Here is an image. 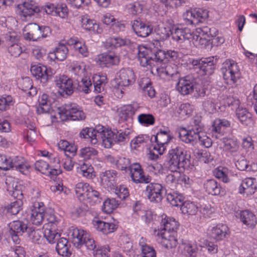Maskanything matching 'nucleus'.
<instances>
[{
  "instance_id": "39",
  "label": "nucleus",
  "mask_w": 257,
  "mask_h": 257,
  "mask_svg": "<svg viewBox=\"0 0 257 257\" xmlns=\"http://www.w3.org/2000/svg\"><path fill=\"white\" fill-rule=\"evenodd\" d=\"M204 188L206 192L212 195H219L221 190L220 184L214 179L207 180L204 184Z\"/></svg>"
},
{
  "instance_id": "12",
  "label": "nucleus",
  "mask_w": 257,
  "mask_h": 257,
  "mask_svg": "<svg viewBox=\"0 0 257 257\" xmlns=\"http://www.w3.org/2000/svg\"><path fill=\"white\" fill-rule=\"evenodd\" d=\"M55 83L59 92L63 95H70L73 93L75 86L73 80L68 76L61 75L57 77Z\"/></svg>"
},
{
  "instance_id": "51",
  "label": "nucleus",
  "mask_w": 257,
  "mask_h": 257,
  "mask_svg": "<svg viewBox=\"0 0 257 257\" xmlns=\"http://www.w3.org/2000/svg\"><path fill=\"white\" fill-rule=\"evenodd\" d=\"M81 23L82 27L84 29L93 32H98L99 25L95 21L83 17L81 20Z\"/></svg>"
},
{
  "instance_id": "56",
  "label": "nucleus",
  "mask_w": 257,
  "mask_h": 257,
  "mask_svg": "<svg viewBox=\"0 0 257 257\" xmlns=\"http://www.w3.org/2000/svg\"><path fill=\"white\" fill-rule=\"evenodd\" d=\"M180 209L183 214L193 215L196 214L198 211V207L193 202L185 201L182 204Z\"/></svg>"
},
{
  "instance_id": "49",
  "label": "nucleus",
  "mask_w": 257,
  "mask_h": 257,
  "mask_svg": "<svg viewBox=\"0 0 257 257\" xmlns=\"http://www.w3.org/2000/svg\"><path fill=\"white\" fill-rule=\"evenodd\" d=\"M32 83V80L29 77H26L23 80L22 90L30 96H33L37 94V89L33 86Z\"/></svg>"
},
{
  "instance_id": "13",
  "label": "nucleus",
  "mask_w": 257,
  "mask_h": 257,
  "mask_svg": "<svg viewBox=\"0 0 257 257\" xmlns=\"http://www.w3.org/2000/svg\"><path fill=\"white\" fill-rule=\"evenodd\" d=\"M154 235L157 237V240L166 248H174L177 245V238L168 232L155 228Z\"/></svg>"
},
{
  "instance_id": "5",
  "label": "nucleus",
  "mask_w": 257,
  "mask_h": 257,
  "mask_svg": "<svg viewBox=\"0 0 257 257\" xmlns=\"http://www.w3.org/2000/svg\"><path fill=\"white\" fill-rule=\"evenodd\" d=\"M56 115V117H59L62 121L82 120L85 118V114L82 108L76 103H68L59 107Z\"/></svg>"
},
{
  "instance_id": "14",
  "label": "nucleus",
  "mask_w": 257,
  "mask_h": 257,
  "mask_svg": "<svg viewBox=\"0 0 257 257\" xmlns=\"http://www.w3.org/2000/svg\"><path fill=\"white\" fill-rule=\"evenodd\" d=\"M145 193L150 201L159 202L163 198V186L159 183H151L146 186Z\"/></svg>"
},
{
  "instance_id": "22",
  "label": "nucleus",
  "mask_w": 257,
  "mask_h": 257,
  "mask_svg": "<svg viewBox=\"0 0 257 257\" xmlns=\"http://www.w3.org/2000/svg\"><path fill=\"white\" fill-rule=\"evenodd\" d=\"M35 168L36 170L50 177L56 176L62 173L60 169L50 168L48 163L43 160L36 161L35 163Z\"/></svg>"
},
{
  "instance_id": "46",
  "label": "nucleus",
  "mask_w": 257,
  "mask_h": 257,
  "mask_svg": "<svg viewBox=\"0 0 257 257\" xmlns=\"http://www.w3.org/2000/svg\"><path fill=\"white\" fill-rule=\"evenodd\" d=\"M68 53V48L64 44H59L54 52L50 54L54 55L55 58L58 61H63L66 58Z\"/></svg>"
},
{
  "instance_id": "19",
  "label": "nucleus",
  "mask_w": 257,
  "mask_h": 257,
  "mask_svg": "<svg viewBox=\"0 0 257 257\" xmlns=\"http://www.w3.org/2000/svg\"><path fill=\"white\" fill-rule=\"evenodd\" d=\"M161 217V228H158L160 230H162L163 231H167L169 233L176 231L179 224L175 218L168 217L166 214H163Z\"/></svg>"
},
{
  "instance_id": "32",
  "label": "nucleus",
  "mask_w": 257,
  "mask_h": 257,
  "mask_svg": "<svg viewBox=\"0 0 257 257\" xmlns=\"http://www.w3.org/2000/svg\"><path fill=\"white\" fill-rule=\"evenodd\" d=\"M71 244L67 238L60 237L57 241L56 249L59 254L68 257L71 254Z\"/></svg>"
},
{
  "instance_id": "24",
  "label": "nucleus",
  "mask_w": 257,
  "mask_h": 257,
  "mask_svg": "<svg viewBox=\"0 0 257 257\" xmlns=\"http://www.w3.org/2000/svg\"><path fill=\"white\" fill-rule=\"evenodd\" d=\"M11 169H14L25 175L29 173L30 165L23 157L20 156L11 157Z\"/></svg>"
},
{
  "instance_id": "38",
  "label": "nucleus",
  "mask_w": 257,
  "mask_h": 257,
  "mask_svg": "<svg viewBox=\"0 0 257 257\" xmlns=\"http://www.w3.org/2000/svg\"><path fill=\"white\" fill-rule=\"evenodd\" d=\"M94 91L101 93L104 90L107 83V77L105 75H94L93 76Z\"/></svg>"
},
{
  "instance_id": "15",
  "label": "nucleus",
  "mask_w": 257,
  "mask_h": 257,
  "mask_svg": "<svg viewBox=\"0 0 257 257\" xmlns=\"http://www.w3.org/2000/svg\"><path fill=\"white\" fill-rule=\"evenodd\" d=\"M131 178L135 183H149L151 181V178L149 176H145L141 165L138 163L132 164L129 170Z\"/></svg>"
},
{
  "instance_id": "21",
  "label": "nucleus",
  "mask_w": 257,
  "mask_h": 257,
  "mask_svg": "<svg viewBox=\"0 0 257 257\" xmlns=\"http://www.w3.org/2000/svg\"><path fill=\"white\" fill-rule=\"evenodd\" d=\"M88 233L81 229L73 228L70 229L69 235L74 245L77 248H80L82 246L83 240L88 236Z\"/></svg>"
},
{
  "instance_id": "55",
  "label": "nucleus",
  "mask_w": 257,
  "mask_h": 257,
  "mask_svg": "<svg viewBox=\"0 0 257 257\" xmlns=\"http://www.w3.org/2000/svg\"><path fill=\"white\" fill-rule=\"evenodd\" d=\"M103 132L102 142L103 145L105 148H109L115 143L114 136L115 133L112 132L111 130L104 132L103 130L101 131Z\"/></svg>"
},
{
  "instance_id": "9",
  "label": "nucleus",
  "mask_w": 257,
  "mask_h": 257,
  "mask_svg": "<svg viewBox=\"0 0 257 257\" xmlns=\"http://www.w3.org/2000/svg\"><path fill=\"white\" fill-rule=\"evenodd\" d=\"M221 72L224 78L233 83H235L240 76L239 67L233 60H226L223 63Z\"/></svg>"
},
{
  "instance_id": "50",
  "label": "nucleus",
  "mask_w": 257,
  "mask_h": 257,
  "mask_svg": "<svg viewBox=\"0 0 257 257\" xmlns=\"http://www.w3.org/2000/svg\"><path fill=\"white\" fill-rule=\"evenodd\" d=\"M167 200L174 206H182L184 204V196L177 193H169L167 196Z\"/></svg>"
},
{
  "instance_id": "10",
  "label": "nucleus",
  "mask_w": 257,
  "mask_h": 257,
  "mask_svg": "<svg viewBox=\"0 0 257 257\" xmlns=\"http://www.w3.org/2000/svg\"><path fill=\"white\" fill-rule=\"evenodd\" d=\"M9 235L13 242L19 244L21 242L20 236L25 232H27L29 228L27 223L20 221L15 220L9 224Z\"/></svg>"
},
{
  "instance_id": "6",
  "label": "nucleus",
  "mask_w": 257,
  "mask_h": 257,
  "mask_svg": "<svg viewBox=\"0 0 257 257\" xmlns=\"http://www.w3.org/2000/svg\"><path fill=\"white\" fill-rule=\"evenodd\" d=\"M193 69L201 75H210L213 73L217 59L214 57L193 59L191 61Z\"/></svg>"
},
{
  "instance_id": "17",
  "label": "nucleus",
  "mask_w": 257,
  "mask_h": 257,
  "mask_svg": "<svg viewBox=\"0 0 257 257\" xmlns=\"http://www.w3.org/2000/svg\"><path fill=\"white\" fill-rule=\"evenodd\" d=\"M118 74L119 85L127 87L133 85L135 82V74L133 70L130 68L121 69Z\"/></svg>"
},
{
  "instance_id": "53",
  "label": "nucleus",
  "mask_w": 257,
  "mask_h": 257,
  "mask_svg": "<svg viewBox=\"0 0 257 257\" xmlns=\"http://www.w3.org/2000/svg\"><path fill=\"white\" fill-rule=\"evenodd\" d=\"M137 109L132 105H126L121 107L119 112V115L124 119L132 117L135 113Z\"/></svg>"
},
{
  "instance_id": "20",
  "label": "nucleus",
  "mask_w": 257,
  "mask_h": 257,
  "mask_svg": "<svg viewBox=\"0 0 257 257\" xmlns=\"http://www.w3.org/2000/svg\"><path fill=\"white\" fill-rule=\"evenodd\" d=\"M200 132L192 128L187 130L184 127L180 128L179 137L181 141L187 144H194L198 142Z\"/></svg>"
},
{
  "instance_id": "52",
  "label": "nucleus",
  "mask_w": 257,
  "mask_h": 257,
  "mask_svg": "<svg viewBox=\"0 0 257 257\" xmlns=\"http://www.w3.org/2000/svg\"><path fill=\"white\" fill-rule=\"evenodd\" d=\"M182 253L186 256H194L196 252V245L188 241H183L181 246Z\"/></svg>"
},
{
  "instance_id": "34",
  "label": "nucleus",
  "mask_w": 257,
  "mask_h": 257,
  "mask_svg": "<svg viewBox=\"0 0 257 257\" xmlns=\"http://www.w3.org/2000/svg\"><path fill=\"white\" fill-rule=\"evenodd\" d=\"M224 150L234 158L239 156V146L236 140L232 139H223Z\"/></svg>"
},
{
  "instance_id": "44",
  "label": "nucleus",
  "mask_w": 257,
  "mask_h": 257,
  "mask_svg": "<svg viewBox=\"0 0 257 257\" xmlns=\"http://www.w3.org/2000/svg\"><path fill=\"white\" fill-rule=\"evenodd\" d=\"M102 199L101 194L90 186L85 200H87L90 205H93L100 203Z\"/></svg>"
},
{
  "instance_id": "57",
  "label": "nucleus",
  "mask_w": 257,
  "mask_h": 257,
  "mask_svg": "<svg viewBox=\"0 0 257 257\" xmlns=\"http://www.w3.org/2000/svg\"><path fill=\"white\" fill-rule=\"evenodd\" d=\"M138 121L144 126H148L154 125L155 118L153 115L150 113H141L138 116Z\"/></svg>"
},
{
  "instance_id": "23",
  "label": "nucleus",
  "mask_w": 257,
  "mask_h": 257,
  "mask_svg": "<svg viewBox=\"0 0 257 257\" xmlns=\"http://www.w3.org/2000/svg\"><path fill=\"white\" fill-rule=\"evenodd\" d=\"M257 190V180L253 178H246L242 181L239 187V192L251 195Z\"/></svg>"
},
{
  "instance_id": "18",
  "label": "nucleus",
  "mask_w": 257,
  "mask_h": 257,
  "mask_svg": "<svg viewBox=\"0 0 257 257\" xmlns=\"http://www.w3.org/2000/svg\"><path fill=\"white\" fill-rule=\"evenodd\" d=\"M30 71L33 76L43 84L47 83L50 75L47 68L40 64L32 65Z\"/></svg>"
},
{
  "instance_id": "40",
  "label": "nucleus",
  "mask_w": 257,
  "mask_h": 257,
  "mask_svg": "<svg viewBox=\"0 0 257 257\" xmlns=\"http://www.w3.org/2000/svg\"><path fill=\"white\" fill-rule=\"evenodd\" d=\"M193 11V15H191V19L193 21L192 25H196L203 21L206 19L208 17V12L206 10L201 8L190 9Z\"/></svg>"
},
{
  "instance_id": "28",
  "label": "nucleus",
  "mask_w": 257,
  "mask_h": 257,
  "mask_svg": "<svg viewBox=\"0 0 257 257\" xmlns=\"http://www.w3.org/2000/svg\"><path fill=\"white\" fill-rule=\"evenodd\" d=\"M20 15L25 18L34 15L35 13L39 12L40 9L35 3L31 0H26L20 8Z\"/></svg>"
},
{
  "instance_id": "48",
  "label": "nucleus",
  "mask_w": 257,
  "mask_h": 257,
  "mask_svg": "<svg viewBox=\"0 0 257 257\" xmlns=\"http://www.w3.org/2000/svg\"><path fill=\"white\" fill-rule=\"evenodd\" d=\"M81 77V81L78 83L77 89L80 91H82L86 94L88 93L93 87L90 78L86 75Z\"/></svg>"
},
{
  "instance_id": "26",
  "label": "nucleus",
  "mask_w": 257,
  "mask_h": 257,
  "mask_svg": "<svg viewBox=\"0 0 257 257\" xmlns=\"http://www.w3.org/2000/svg\"><path fill=\"white\" fill-rule=\"evenodd\" d=\"M132 28L135 33L141 37L148 36L153 31L152 27L144 24L140 20L134 21L132 24Z\"/></svg>"
},
{
  "instance_id": "64",
  "label": "nucleus",
  "mask_w": 257,
  "mask_h": 257,
  "mask_svg": "<svg viewBox=\"0 0 257 257\" xmlns=\"http://www.w3.org/2000/svg\"><path fill=\"white\" fill-rule=\"evenodd\" d=\"M195 156L200 162L204 163H208L213 160L210 153L206 150H198L195 153Z\"/></svg>"
},
{
  "instance_id": "8",
  "label": "nucleus",
  "mask_w": 257,
  "mask_h": 257,
  "mask_svg": "<svg viewBox=\"0 0 257 257\" xmlns=\"http://www.w3.org/2000/svg\"><path fill=\"white\" fill-rule=\"evenodd\" d=\"M173 138L172 133L169 128L160 129L156 135L153 136L151 141L156 144L154 146L153 149L159 155H162L166 150V146Z\"/></svg>"
},
{
  "instance_id": "29",
  "label": "nucleus",
  "mask_w": 257,
  "mask_h": 257,
  "mask_svg": "<svg viewBox=\"0 0 257 257\" xmlns=\"http://www.w3.org/2000/svg\"><path fill=\"white\" fill-rule=\"evenodd\" d=\"M239 219L243 224L248 227L254 228L257 223V218L254 213L249 210L240 211L238 214Z\"/></svg>"
},
{
  "instance_id": "7",
  "label": "nucleus",
  "mask_w": 257,
  "mask_h": 257,
  "mask_svg": "<svg viewBox=\"0 0 257 257\" xmlns=\"http://www.w3.org/2000/svg\"><path fill=\"white\" fill-rule=\"evenodd\" d=\"M50 33L48 27H41L36 23H30L24 27L23 36L25 40L36 41L41 38L47 37Z\"/></svg>"
},
{
  "instance_id": "4",
  "label": "nucleus",
  "mask_w": 257,
  "mask_h": 257,
  "mask_svg": "<svg viewBox=\"0 0 257 257\" xmlns=\"http://www.w3.org/2000/svg\"><path fill=\"white\" fill-rule=\"evenodd\" d=\"M46 221L44 225V236L49 243H55L61 237L60 233L58 232L61 219L54 213H50L46 215Z\"/></svg>"
},
{
  "instance_id": "41",
  "label": "nucleus",
  "mask_w": 257,
  "mask_h": 257,
  "mask_svg": "<svg viewBox=\"0 0 257 257\" xmlns=\"http://www.w3.org/2000/svg\"><path fill=\"white\" fill-rule=\"evenodd\" d=\"M70 69L71 72L75 75L82 77L86 75V65L82 61H73L70 64Z\"/></svg>"
},
{
  "instance_id": "16",
  "label": "nucleus",
  "mask_w": 257,
  "mask_h": 257,
  "mask_svg": "<svg viewBox=\"0 0 257 257\" xmlns=\"http://www.w3.org/2000/svg\"><path fill=\"white\" fill-rule=\"evenodd\" d=\"M120 61L119 57L113 52L102 53L98 56L97 62L101 67H110L117 65Z\"/></svg>"
},
{
  "instance_id": "62",
  "label": "nucleus",
  "mask_w": 257,
  "mask_h": 257,
  "mask_svg": "<svg viewBox=\"0 0 257 257\" xmlns=\"http://www.w3.org/2000/svg\"><path fill=\"white\" fill-rule=\"evenodd\" d=\"M116 167L119 170L126 172L132 167L130 160L125 157H119L116 161Z\"/></svg>"
},
{
  "instance_id": "30",
  "label": "nucleus",
  "mask_w": 257,
  "mask_h": 257,
  "mask_svg": "<svg viewBox=\"0 0 257 257\" xmlns=\"http://www.w3.org/2000/svg\"><path fill=\"white\" fill-rule=\"evenodd\" d=\"M95 228L103 234H107L114 232L116 230L117 226L112 222H107L96 219L93 221Z\"/></svg>"
},
{
  "instance_id": "36",
  "label": "nucleus",
  "mask_w": 257,
  "mask_h": 257,
  "mask_svg": "<svg viewBox=\"0 0 257 257\" xmlns=\"http://www.w3.org/2000/svg\"><path fill=\"white\" fill-rule=\"evenodd\" d=\"M236 115L240 122L245 125H251L253 123L252 114L246 108L237 107Z\"/></svg>"
},
{
  "instance_id": "60",
  "label": "nucleus",
  "mask_w": 257,
  "mask_h": 257,
  "mask_svg": "<svg viewBox=\"0 0 257 257\" xmlns=\"http://www.w3.org/2000/svg\"><path fill=\"white\" fill-rule=\"evenodd\" d=\"M228 173V169L226 168L221 167H218L213 171L215 177L221 180L224 183H227L229 181Z\"/></svg>"
},
{
  "instance_id": "35",
  "label": "nucleus",
  "mask_w": 257,
  "mask_h": 257,
  "mask_svg": "<svg viewBox=\"0 0 257 257\" xmlns=\"http://www.w3.org/2000/svg\"><path fill=\"white\" fill-rule=\"evenodd\" d=\"M193 110V106L189 103H186L179 105L176 107L174 111V114L175 116L181 119H185L191 114Z\"/></svg>"
},
{
  "instance_id": "58",
  "label": "nucleus",
  "mask_w": 257,
  "mask_h": 257,
  "mask_svg": "<svg viewBox=\"0 0 257 257\" xmlns=\"http://www.w3.org/2000/svg\"><path fill=\"white\" fill-rule=\"evenodd\" d=\"M14 100L11 95H3L0 97V110L6 111L14 105Z\"/></svg>"
},
{
  "instance_id": "2",
  "label": "nucleus",
  "mask_w": 257,
  "mask_h": 257,
  "mask_svg": "<svg viewBox=\"0 0 257 257\" xmlns=\"http://www.w3.org/2000/svg\"><path fill=\"white\" fill-rule=\"evenodd\" d=\"M211 36L210 29L207 27L197 28L195 32L188 28L176 30L173 38L176 41L182 43L185 40L192 41L196 46H205L207 45Z\"/></svg>"
},
{
  "instance_id": "11",
  "label": "nucleus",
  "mask_w": 257,
  "mask_h": 257,
  "mask_svg": "<svg viewBox=\"0 0 257 257\" xmlns=\"http://www.w3.org/2000/svg\"><path fill=\"white\" fill-rule=\"evenodd\" d=\"M31 220L33 224L41 225L46 219V215L53 213L52 211H45L43 202H35L31 209Z\"/></svg>"
},
{
  "instance_id": "3",
  "label": "nucleus",
  "mask_w": 257,
  "mask_h": 257,
  "mask_svg": "<svg viewBox=\"0 0 257 257\" xmlns=\"http://www.w3.org/2000/svg\"><path fill=\"white\" fill-rule=\"evenodd\" d=\"M151 51L146 47L139 46L137 48L138 58L140 65L143 67L149 66L152 67L155 66L154 62L157 63H166L167 56L166 51L159 50L154 53V57L150 56Z\"/></svg>"
},
{
  "instance_id": "1",
  "label": "nucleus",
  "mask_w": 257,
  "mask_h": 257,
  "mask_svg": "<svg viewBox=\"0 0 257 257\" xmlns=\"http://www.w3.org/2000/svg\"><path fill=\"white\" fill-rule=\"evenodd\" d=\"M189 157L187 151L182 146H177L169 151L167 159L168 168L173 173L166 176L165 180L167 183H177L178 178L180 176L178 171L188 166Z\"/></svg>"
},
{
  "instance_id": "59",
  "label": "nucleus",
  "mask_w": 257,
  "mask_h": 257,
  "mask_svg": "<svg viewBox=\"0 0 257 257\" xmlns=\"http://www.w3.org/2000/svg\"><path fill=\"white\" fill-rule=\"evenodd\" d=\"M97 151L92 147H85L80 150L79 156L84 160L90 159L97 155Z\"/></svg>"
},
{
  "instance_id": "33",
  "label": "nucleus",
  "mask_w": 257,
  "mask_h": 257,
  "mask_svg": "<svg viewBox=\"0 0 257 257\" xmlns=\"http://www.w3.org/2000/svg\"><path fill=\"white\" fill-rule=\"evenodd\" d=\"M117 176L116 171L113 170H106L100 175L101 180L103 184L110 188L115 184Z\"/></svg>"
},
{
  "instance_id": "25",
  "label": "nucleus",
  "mask_w": 257,
  "mask_h": 257,
  "mask_svg": "<svg viewBox=\"0 0 257 257\" xmlns=\"http://www.w3.org/2000/svg\"><path fill=\"white\" fill-rule=\"evenodd\" d=\"M177 88L182 95H188L194 90L193 81L188 76L180 78L177 83Z\"/></svg>"
},
{
  "instance_id": "61",
  "label": "nucleus",
  "mask_w": 257,
  "mask_h": 257,
  "mask_svg": "<svg viewBox=\"0 0 257 257\" xmlns=\"http://www.w3.org/2000/svg\"><path fill=\"white\" fill-rule=\"evenodd\" d=\"M118 205V202L115 199L108 198L103 202L102 210L106 213H110L117 207Z\"/></svg>"
},
{
  "instance_id": "54",
  "label": "nucleus",
  "mask_w": 257,
  "mask_h": 257,
  "mask_svg": "<svg viewBox=\"0 0 257 257\" xmlns=\"http://www.w3.org/2000/svg\"><path fill=\"white\" fill-rule=\"evenodd\" d=\"M178 29H183V28H175L171 30L169 27H159L157 31V34L160 37V39L164 40L169 37L171 35L173 40V34L175 32L176 30Z\"/></svg>"
},
{
  "instance_id": "45",
  "label": "nucleus",
  "mask_w": 257,
  "mask_h": 257,
  "mask_svg": "<svg viewBox=\"0 0 257 257\" xmlns=\"http://www.w3.org/2000/svg\"><path fill=\"white\" fill-rule=\"evenodd\" d=\"M90 188V185L86 183H77L75 188V193L77 197L80 200H85L86 195L88 191V189Z\"/></svg>"
},
{
  "instance_id": "63",
  "label": "nucleus",
  "mask_w": 257,
  "mask_h": 257,
  "mask_svg": "<svg viewBox=\"0 0 257 257\" xmlns=\"http://www.w3.org/2000/svg\"><path fill=\"white\" fill-rule=\"evenodd\" d=\"M191 127L195 131L201 132L205 131L204 125L202 122V116L199 114H196L192 118Z\"/></svg>"
},
{
  "instance_id": "37",
  "label": "nucleus",
  "mask_w": 257,
  "mask_h": 257,
  "mask_svg": "<svg viewBox=\"0 0 257 257\" xmlns=\"http://www.w3.org/2000/svg\"><path fill=\"white\" fill-rule=\"evenodd\" d=\"M39 105L37 107V111L38 114L49 112L51 109V102L49 96L43 93L39 97Z\"/></svg>"
},
{
  "instance_id": "27",
  "label": "nucleus",
  "mask_w": 257,
  "mask_h": 257,
  "mask_svg": "<svg viewBox=\"0 0 257 257\" xmlns=\"http://www.w3.org/2000/svg\"><path fill=\"white\" fill-rule=\"evenodd\" d=\"M229 233L228 227L223 224H218L212 227L209 232L210 236L216 240L223 239Z\"/></svg>"
},
{
  "instance_id": "47",
  "label": "nucleus",
  "mask_w": 257,
  "mask_h": 257,
  "mask_svg": "<svg viewBox=\"0 0 257 257\" xmlns=\"http://www.w3.org/2000/svg\"><path fill=\"white\" fill-rule=\"evenodd\" d=\"M79 165V173L81 174L83 176L88 179H91L95 176L93 174V168L90 164L87 163L86 161L80 162Z\"/></svg>"
},
{
  "instance_id": "42",
  "label": "nucleus",
  "mask_w": 257,
  "mask_h": 257,
  "mask_svg": "<svg viewBox=\"0 0 257 257\" xmlns=\"http://www.w3.org/2000/svg\"><path fill=\"white\" fill-rule=\"evenodd\" d=\"M129 39H123L121 37H112L108 39L106 42V46L111 48H116L130 45Z\"/></svg>"
},
{
  "instance_id": "43",
  "label": "nucleus",
  "mask_w": 257,
  "mask_h": 257,
  "mask_svg": "<svg viewBox=\"0 0 257 257\" xmlns=\"http://www.w3.org/2000/svg\"><path fill=\"white\" fill-rule=\"evenodd\" d=\"M139 84L145 95H148L151 98H153L155 96V90L151 86L150 80L148 78H142L140 81Z\"/></svg>"
},
{
  "instance_id": "31",
  "label": "nucleus",
  "mask_w": 257,
  "mask_h": 257,
  "mask_svg": "<svg viewBox=\"0 0 257 257\" xmlns=\"http://www.w3.org/2000/svg\"><path fill=\"white\" fill-rule=\"evenodd\" d=\"M100 133L92 127L83 128L80 133L79 136L81 138L90 142L92 145H96L98 142V138Z\"/></svg>"
}]
</instances>
